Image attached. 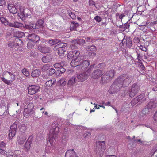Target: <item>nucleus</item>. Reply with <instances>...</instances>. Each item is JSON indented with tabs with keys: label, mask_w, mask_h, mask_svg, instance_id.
<instances>
[{
	"label": "nucleus",
	"mask_w": 157,
	"mask_h": 157,
	"mask_svg": "<svg viewBox=\"0 0 157 157\" xmlns=\"http://www.w3.org/2000/svg\"><path fill=\"white\" fill-rule=\"evenodd\" d=\"M132 77L127 74H123L117 77L111 86L109 92L113 94L119 91L123 87L128 86L132 80Z\"/></svg>",
	"instance_id": "1"
},
{
	"label": "nucleus",
	"mask_w": 157,
	"mask_h": 157,
	"mask_svg": "<svg viewBox=\"0 0 157 157\" xmlns=\"http://www.w3.org/2000/svg\"><path fill=\"white\" fill-rule=\"evenodd\" d=\"M80 52L79 51H74L72 52H70L67 55L68 58L69 57H73L74 56L76 58L73 59L71 62V65L73 67H78L84 60L85 58V56L82 55H80Z\"/></svg>",
	"instance_id": "2"
},
{
	"label": "nucleus",
	"mask_w": 157,
	"mask_h": 157,
	"mask_svg": "<svg viewBox=\"0 0 157 157\" xmlns=\"http://www.w3.org/2000/svg\"><path fill=\"white\" fill-rule=\"evenodd\" d=\"M139 89V86L137 84H134L131 89L124 91V96L129 95L130 97H133L137 94Z\"/></svg>",
	"instance_id": "3"
},
{
	"label": "nucleus",
	"mask_w": 157,
	"mask_h": 157,
	"mask_svg": "<svg viewBox=\"0 0 157 157\" xmlns=\"http://www.w3.org/2000/svg\"><path fill=\"white\" fill-rule=\"evenodd\" d=\"M105 146L104 141L97 142L95 149V151L98 156H101L105 151Z\"/></svg>",
	"instance_id": "4"
},
{
	"label": "nucleus",
	"mask_w": 157,
	"mask_h": 157,
	"mask_svg": "<svg viewBox=\"0 0 157 157\" xmlns=\"http://www.w3.org/2000/svg\"><path fill=\"white\" fill-rule=\"evenodd\" d=\"M115 74V72L113 69L111 70L107 71L106 73L103 75L101 77V79L103 83L106 82L109 80L113 78Z\"/></svg>",
	"instance_id": "5"
},
{
	"label": "nucleus",
	"mask_w": 157,
	"mask_h": 157,
	"mask_svg": "<svg viewBox=\"0 0 157 157\" xmlns=\"http://www.w3.org/2000/svg\"><path fill=\"white\" fill-rule=\"evenodd\" d=\"M34 108L33 103H29L27 105V107L25 108L24 112V115L26 117H28L34 113L33 110Z\"/></svg>",
	"instance_id": "6"
},
{
	"label": "nucleus",
	"mask_w": 157,
	"mask_h": 157,
	"mask_svg": "<svg viewBox=\"0 0 157 157\" xmlns=\"http://www.w3.org/2000/svg\"><path fill=\"white\" fill-rule=\"evenodd\" d=\"M7 73L9 74L10 77V80H8L3 77H1V79L5 84L10 85L11 84V82H13L15 80V75L11 72L7 71L4 72L3 73V75H6Z\"/></svg>",
	"instance_id": "7"
},
{
	"label": "nucleus",
	"mask_w": 157,
	"mask_h": 157,
	"mask_svg": "<svg viewBox=\"0 0 157 157\" xmlns=\"http://www.w3.org/2000/svg\"><path fill=\"white\" fill-rule=\"evenodd\" d=\"M19 123L17 121H16L11 126L8 135L9 139H12V138L15 135Z\"/></svg>",
	"instance_id": "8"
},
{
	"label": "nucleus",
	"mask_w": 157,
	"mask_h": 157,
	"mask_svg": "<svg viewBox=\"0 0 157 157\" xmlns=\"http://www.w3.org/2000/svg\"><path fill=\"white\" fill-rule=\"evenodd\" d=\"M20 12L19 14V17L22 20H25L26 18H30L31 12L28 9H24L22 11H21V8H20Z\"/></svg>",
	"instance_id": "9"
},
{
	"label": "nucleus",
	"mask_w": 157,
	"mask_h": 157,
	"mask_svg": "<svg viewBox=\"0 0 157 157\" xmlns=\"http://www.w3.org/2000/svg\"><path fill=\"white\" fill-rule=\"evenodd\" d=\"M40 87L39 86H29L28 87V92L29 94L33 95L39 91Z\"/></svg>",
	"instance_id": "10"
},
{
	"label": "nucleus",
	"mask_w": 157,
	"mask_h": 157,
	"mask_svg": "<svg viewBox=\"0 0 157 157\" xmlns=\"http://www.w3.org/2000/svg\"><path fill=\"white\" fill-rule=\"evenodd\" d=\"M103 75L101 70L97 69L94 70L91 74V76L93 78L96 79L100 78Z\"/></svg>",
	"instance_id": "11"
},
{
	"label": "nucleus",
	"mask_w": 157,
	"mask_h": 157,
	"mask_svg": "<svg viewBox=\"0 0 157 157\" xmlns=\"http://www.w3.org/2000/svg\"><path fill=\"white\" fill-rule=\"evenodd\" d=\"M28 39L31 41L35 43L40 40V37L36 34L33 33L29 34L28 36Z\"/></svg>",
	"instance_id": "12"
},
{
	"label": "nucleus",
	"mask_w": 157,
	"mask_h": 157,
	"mask_svg": "<svg viewBox=\"0 0 157 157\" xmlns=\"http://www.w3.org/2000/svg\"><path fill=\"white\" fill-rule=\"evenodd\" d=\"M8 8L10 12L13 14L16 13L17 12V6L11 2L8 4Z\"/></svg>",
	"instance_id": "13"
},
{
	"label": "nucleus",
	"mask_w": 157,
	"mask_h": 157,
	"mask_svg": "<svg viewBox=\"0 0 157 157\" xmlns=\"http://www.w3.org/2000/svg\"><path fill=\"white\" fill-rule=\"evenodd\" d=\"M90 64V62L88 60H84L79 65V66L77 67V69L80 68L82 71L86 69Z\"/></svg>",
	"instance_id": "14"
},
{
	"label": "nucleus",
	"mask_w": 157,
	"mask_h": 157,
	"mask_svg": "<svg viewBox=\"0 0 157 157\" xmlns=\"http://www.w3.org/2000/svg\"><path fill=\"white\" fill-rule=\"evenodd\" d=\"M33 137L32 136H30L29 137L27 141L25 144L24 146V149L25 151H28L30 147V144L33 140Z\"/></svg>",
	"instance_id": "15"
},
{
	"label": "nucleus",
	"mask_w": 157,
	"mask_h": 157,
	"mask_svg": "<svg viewBox=\"0 0 157 157\" xmlns=\"http://www.w3.org/2000/svg\"><path fill=\"white\" fill-rule=\"evenodd\" d=\"M57 134L51 133L49 134L48 139L51 144H52L53 143H55L56 142L58 138L57 136L56 135Z\"/></svg>",
	"instance_id": "16"
},
{
	"label": "nucleus",
	"mask_w": 157,
	"mask_h": 157,
	"mask_svg": "<svg viewBox=\"0 0 157 157\" xmlns=\"http://www.w3.org/2000/svg\"><path fill=\"white\" fill-rule=\"evenodd\" d=\"M38 49L43 53L50 52L51 51L50 49L48 47L39 46L38 47Z\"/></svg>",
	"instance_id": "17"
},
{
	"label": "nucleus",
	"mask_w": 157,
	"mask_h": 157,
	"mask_svg": "<svg viewBox=\"0 0 157 157\" xmlns=\"http://www.w3.org/2000/svg\"><path fill=\"white\" fill-rule=\"evenodd\" d=\"M77 78L79 81L82 82L86 80L88 77L86 75V74L83 72L79 74H77Z\"/></svg>",
	"instance_id": "18"
},
{
	"label": "nucleus",
	"mask_w": 157,
	"mask_h": 157,
	"mask_svg": "<svg viewBox=\"0 0 157 157\" xmlns=\"http://www.w3.org/2000/svg\"><path fill=\"white\" fill-rule=\"evenodd\" d=\"M123 44L126 43V44L127 47L130 48L132 46V42L131 38L129 37L126 38H125L124 37L122 40Z\"/></svg>",
	"instance_id": "19"
},
{
	"label": "nucleus",
	"mask_w": 157,
	"mask_h": 157,
	"mask_svg": "<svg viewBox=\"0 0 157 157\" xmlns=\"http://www.w3.org/2000/svg\"><path fill=\"white\" fill-rule=\"evenodd\" d=\"M76 153L73 151V150H68L66 153L65 157H77Z\"/></svg>",
	"instance_id": "20"
},
{
	"label": "nucleus",
	"mask_w": 157,
	"mask_h": 157,
	"mask_svg": "<svg viewBox=\"0 0 157 157\" xmlns=\"http://www.w3.org/2000/svg\"><path fill=\"white\" fill-rule=\"evenodd\" d=\"M129 24L126 23L124 25H121L119 26V28L121 29L122 31H126L128 32L129 30Z\"/></svg>",
	"instance_id": "21"
},
{
	"label": "nucleus",
	"mask_w": 157,
	"mask_h": 157,
	"mask_svg": "<svg viewBox=\"0 0 157 157\" xmlns=\"http://www.w3.org/2000/svg\"><path fill=\"white\" fill-rule=\"evenodd\" d=\"M46 41L51 46H52L61 42V40L59 39H55L51 40H48Z\"/></svg>",
	"instance_id": "22"
},
{
	"label": "nucleus",
	"mask_w": 157,
	"mask_h": 157,
	"mask_svg": "<svg viewBox=\"0 0 157 157\" xmlns=\"http://www.w3.org/2000/svg\"><path fill=\"white\" fill-rule=\"evenodd\" d=\"M52 58V56L49 55L43 56L41 59L42 62L44 63H48L51 61Z\"/></svg>",
	"instance_id": "23"
},
{
	"label": "nucleus",
	"mask_w": 157,
	"mask_h": 157,
	"mask_svg": "<svg viewBox=\"0 0 157 157\" xmlns=\"http://www.w3.org/2000/svg\"><path fill=\"white\" fill-rule=\"evenodd\" d=\"M25 134L21 135L18 138L17 142L19 144L21 145L23 144L26 140Z\"/></svg>",
	"instance_id": "24"
},
{
	"label": "nucleus",
	"mask_w": 157,
	"mask_h": 157,
	"mask_svg": "<svg viewBox=\"0 0 157 157\" xmlns=\"http://www.w3.org/2000/svg\"><path fill=\"white\" fill-rule=\"evenodd\" d=\"M79 24L78 23H76L74 21L71 22L70 25V30L71 31L77 30V28L79 27Z\"/></svg>",
	"instance_id": "25"
},
{
	"label": "nucleus",
	"mask_w": 157,
	"mask_h": 157,
	"mask_svg": "<svg viewBox=\"0 0 157 157\" xmlns=\"http://www.w3.org/2000/svg\"><path fill=\"white\" fill-rule=\"evenodd\" d=\"M67 45V43L60 42V43L54 46L53 49L54 51H56L57 50L58 51L61 47H66Z\"/></svg>",
	"instance_id": "26"
},
{
	"label": "nucleus",
	"mask_w": 157,
	"mask_h": 157,
	"mask_svg": "<svg viewBox=\"0 0 157 157\" xmlns=\"http://www.w3.org/2000/svg\"><path fill=\"white\" fill-rule=\"evenodd\" d=\"M40 70L36 69L33 70L31 73V76L32 77H37L40 74Z\"/></svg>",
	"instance_id": "27"
},
{
	"label": "nucleus",
	"mask_w": 157,
	"mask_h": 157,
	"mask_svg": "<svg viewBox=\"0 0 157 157\" xmlns=\"http://www.w3.org/2000/svg\"><path fill=\"white\" fill-rule=\"evenodd\" d=\"M19 133L21 134L24 133L26 130L25 125L23 124H21L19 126Z\"/></svg>",
	"instance_id": "28"
},
{
	"label": "nucleus",
	"mask_w": 157,
	"mask_h": 157,
	"mask_svg": "<svg viewBox=\"0 0 157 157\" xmlns=\"http://www.w3.org/2000/svg\"><path fill=\"white\" fill-rule=\"evenodd\" d=\"M58 130L59 128L58 127L57 124H56L55 125L52 126V129L50 131V133L57 134Z\"/></svg>",
	"instance_id": "29"
},
{
	"label": "nucleus",
	"mask_w": 157,
	"mask_h": 157,
	"mask_svg": "<svg viewBox=\"0 0 157 157\" xmlns=\"http://www.w3.org/2000/svg\"><path fill=\"white\" fill-rule=\"evenodd\" d=\"M77 79L75 76H73L68 81V84L70 86H72L75 83Z\"/></svg>",
	"instance_id": "30"
},
{
	"label": "nucleus",
	"mask_w": 157,
	"mask_h": 157,
	"mask_svg": "<svg viewBox=\"0 0 157 157\" xmlns=\"http://www.w3.org/2000/svg\"><path fill=\"white\" fill-rule=\"evenodd\" d=\"M85 49L87 51L93 52L96 51L97 50V48L96 46L94 45L86 46Z\"/></svg>",
	"instance_id": "31"
},
{
	"label": "nucleus",
	"mask_w": 157,
	"mask_h": 157,
	"mask_svg": "<svg viewBox=\"0 0 157 157\" xmlns=\"http://www.w3.org/2000/svg\"><path fill=\"white\" fill-rule=\"evenodd\" d=\"M56 82L55 78H52L51 80L47 81L46 82V85L48 86H51L53 85Z\"/></svg>",
	"instance_id": "32"
},
{
	"label": "nucleus",
	"mask_w": 157,
	"mask_h": 157,
	"mask_svg": "<svg viewBox=\"0 0 157 157\" xmlns=\"http://www.w3.org/2000/svg\"><path fill=\"white\" fill-rule=\"evenodd\" d=\"M65 47H63L60 48L58 50V54L60 56H63L65 54V53L66 52V49L64 48Z\"/></svg>",
	"instance_id": "33"
},
{
	"label": "nucleus",
	"mask_w": 157,
	"mask_h": 157,
	"mask_svg": "<svg viewBox=\"0 0 157 157\" xmlns=\"http://www.w3.org/2000/svg\"><path fill=\"white\" fill-rule=\"evenodd\" d=\"M6 107L5 106H3L0 108V116H4L7 115L8 111L7 112L6 111Z\"/></svg>",
	"instance_id": "34"
},
{
	"label": "nucleus",
	"mask_w": 157,
	"mask_h": 157,
	"mask_svg": "<svg viewBox=\"0 0 157 157\" xmlns=\"http://www.w3.org/2000/svg\"><path fill=\"white\" fill-rule=\"evenodd\" d=\"M144 94H141L136 98H137L138 101L140 103H142L146 100V98L144 97Z\"/></svg>",
	"instance_id": "35"
},
{
	"label": "nucleus",
	"mask_w": 157,
	"mask_h": 157,
	"mask_svg": "<svg viewBox=\"0 0 157 157\" xmlns=\"http://www.w3.org/2000/svg\"><path fill=\"white\" fill-rule=\"evenodd\" d=\"M157 106V103L151 101H150L147 104V107L149 109H151L152 108H155Z\"/></svg>",
	"instance_id": "36"
},
{
	"label": "nucleus",
	"mask_w": 157,
	"mask_h": 157,
	"mask_svg": "<svg viewBox=\"0 0 157 157\" xmlns=\"http://www.w3.org/2000/svg\"><path fill=\"white\" fill-rule=\"evenodd\" d=\"M25 34L24 33L20 31L16 32L15 33V36L17 38H22L24 36Z\"/></svg>",
	"instance_id": "37"
},
{
	"label": "nucleus",
	"mask_w": 157,
	"mask_h": 157,
	"mask_svg": "<svg viewBox=\"0 0 157 157\" xmlns=\"http://www.w3.org/2000/svg\"><path fill=\"white\" fill-rule=\"evenodd\" d=\"M14 27L16 28H21L24 26V25L21 23L15 21L14 22Z\"/></svg>",
	"instance_id": "38"
},
{
	"label": "nucleus",
	"mask_w": 157,
	"mask_h": 157,
	"mask_svg": "<svg viewBox=\"0 0 157 157\" xmlns=\"http://www.w3.org/2000/svg\"><path fill=\"white\" fill-rule=\"evenodd\" d=\"M29 26L30 27H31V28L34 29H38L39 28V26L37 25V23H34L32 22H30L29 23Z\"/></svg>",
	"instance_id": "39"
},
{
	"label": "nucleus",
	"mask_w": 157,
	"mask_h": 157,
	"mask_svg": "<svg viewBox=\"0 0 157 157\" xmlns=\"http://www.w3.org/2000/svg\"><path fill=\"white\" fill-rule=\"evenodd\" d=\"M67 13L69 15L70 17L72 19H75L76 17L75 14L70 10H68Z\"/></svg>",
	"instance_id": "40"
},
{
	"label": "nucleus",
	"mask_w": 157,
	"mask_h": 157,
	"mask_svg": "<svg viewBox=\"0 0 157 157\" xmlns=\"http://www.w3.org/2000/svg\"><path fill=\"white\" fill-rule=\"evenodd\" d=\"M0 20L2 24L5 25H8V21L5 18L3 17H1Z\"/></svg>",
	"instance_id": "41"
},
{
	"label": "nucleus",
	"mask_w": 157,
	"mask_h": 157,
	"mask_svg": "<svg viewBox=\"0 0 157 157\" xmlns=\"http://www.w3.org/2000/svg\"><path fill=\"white\" fill-rule=\"evenodd\" d=\"M149 112V109L147 107L143 109L142 110V113L144 115H145L148 114Z\"/></svg>",
	"instance_id": "42"
},
{
	"label": "nucleus",
	"mask_w": 157,
	"mask_h": 157,
	"mask_svg": "<svg viewBox=\"0 0 157 157\" xmlns=\"http://www.w3.org/2000/svg\"><path fill=\"white\" fill-rule=\"evenodd\" d=\"M65 71V69L63 67H61L59 70L56 71V74L59 73V74L60 73H63Z\"/></svg>",
	"instance_id": "43"
},
{
	"label": "nucleus",
	"mask_w": 157,
	"mask_h": 157,
	"mask_svg": "<svg viewBox=\"0 0 157 157\" xmlns=\"http://www.w3.org/2000/svg\"><path fill=\"white\" fill-rule=\"evenodd\" d=\"M22 72L23 74L27 77L29 76L30 74L28 71L26 69L24 68L22 70Z\"/></svg>",
	"instance_id": "44"
},
{
	"label": "nucleus",
	"mask_w": 157,
	"mask_h": 157,
	"mask_svg": "<svg viewBox=\"0 0 157 157\" xmlns=\"http://www.w3.org/2000/svg\"><path fill=\"white\" fill-rule=\"evenodd\" d=\"M138 102H139V101H138L137 98H135L131 101V105L132 106H133L136 104L137 103H138Z\"/></svg>",
	"instance_id": "45"
},
{
	"label": "nucleus",
	"mask_w": 157,
	"mask_h": 157,
	"mask_svg": "<svg viewBox=\"0 0 157 157\" xmlns=\"http://www.w3.org/2000/svg\"><path fill=\"white\" fill-rule=\"evenodd\" d=\"M43 21L41 19L38 20L37 23V25L39 26V28L42 27L43 26Z\"/></svg>",
	"instance_id": "46"
},
{
	"label": "nucleus",
	"mask_w": 157,
	"mask_h": 157,
	"mask_svg": "<svg viewBox=\"0 0 157 157\" xmlns=\"http://www.w3.org/2000/svg\"><path fill=\"white\" fill-rule=\"evenodd\" d=\"M47 72L49 75L51 76L55 73V70L54 69L51 68L49 69Z\"/></svg>",
	"instance_id": "47"
},
{
	"label": "nucleus",
	"mask_w": 157,
	"mask_h": 157,
	"mask_svg": "<svg viewBox=\"0 0 157 157\" xmlns=\"http://www.w3.org/2000/svg\"><path fill=\"white\" fill-rule=\"evenodd\" d=\"M49 65L48 64H45L42 67V70L43 71H46L48 70V71L49 70Z\"/></svg>",
	"instance_id": "48"
},
{
	"label": "nucleus",
	"mask_w": 157,
	"mask_h": 157,
	"mask_svg": "<svg viewBox=\"0 0 157 157\" xmlns=\"http://www.w3.org/2000/svg\"><path fill=\"white\" fill-rule=\"evenodd\" d=\"M52 147H50L48 146L46 147L45 149V152L46 153H49L52 151Z\"/></svg>",
	"instance_id": "49"
},
{
	"label": "nucleus",
	"mask_w": 157,
	"mask_h": 157,
	"mask_svg": "<svg viewBox=\"0 0 157 157\" xmlns=\"http://www.w3.org/2000/svg\"><path fill=\"white\" fill-rule=\"evenodd\" d=\"M8 46L9 47L13 49L15 48V42H10L8 44Z\"/></svg>",
	"instance_id": "50"
},
{
	"label": "nucleus",
	"mask_w": 157,
	"mask_h": 157,
	"mask_svg": "<svg viewBox=\"0 0 157 157\" xmlns=\"http://www.w3.org/2000/svg\"><path fill=\"white\" fill-rule=\"evenodd\" d=\"M0 154L4 155H7V152L5 150L0 148Z\"/></svg>",
	"instance_id": "51"
},
{
	"label": "nucleus",
	"mask_w": 157,
	"mask_h": 157,
	"mask_svg": "<svg viewBox=\"0 0 157 157\" xmlns=\"http://www.w3.org/2000/svg\"><path fill=\"white\" fill-rule=\"evenodd\" d=\"M85 43V41L84 40L82 39H78V44L79 45H83Z\"/></svg>",
	"instance_id": "52"
},
{
	"label": "nucleus",
	"mask_w": 157,
	"mask_h": 157,
	"mask_svg": "<svg viewBox=\"0 0 157 157\" xmlns=\"http://www.w3.org/2000/svg\"><path fill=\"white\" fill-rule=\"evenodd\" d=\"M105 67V65L104 63H99L98 64V67L100 69H103Z\"/></svg>",
	"instance_id": "53"
},
{
	"label": "nucleus",
	"mask_w": 157,
	"mask_h": 157,
	"mask_svg": "<svg viewBox=\"0 0 157 157\" xmlns=\"http://www.w3.org/2000/svg\"><path fill=\"white\" fill-rule=\"evenodd\" d=\"M6 145V143L3 141L0 142V148H4Z\"/></svg>",
	"instance_id": "54"
},
{
	"label": "nucleus",
	"mask_w": 157,
	"mask_h": 157,
	"mask_svg": "<svg viewBox=\"0 0 157 157\" xmlns=\"http://www.w3.org/2000/svg\"><path fill=\"white\" fill-rule=\"evenodd\" d=\"M94 19L96 20L97 22H101L102 20L101 18L98 16H96L94 18Z\"/></svg>",
	"instance_id": "55"
},
{
	"label": "nucleus",
	"mask_w": 157,
	"mask_h": 157,
	"mask_svg": "<svg viewBox=\"0 0 157 157\" xmlns=\"http://www.w3.org/2000/svg\"><path fill=\"white\" fill-rule=\"evenodd\" d=\"M58 83L60 85H63L65 84L66 82L63 79H60Z\"/></svg>",
	"instance_id": "56"
},
{
	"label": "nucleus",
	"mask_w": 157,
	"mask_h": 157,
	"mask_svg": "<svg viewBox=\"0 0 157 157\" xmlns=\"http://www.w3.org/2000/svg\"><path fill=\"white\" fill-rule=\"evenodd\" d=\"M154 148L151 151V154L152 155H153V154L156 152L157 151V145H156L154 147Z\"/></svg>",
	"instance_id": "57"
},
{
	"label": "nucleus",
	"mask_w": 157,
	"mask_h": 157,
	"mask_svg": "<svg viewBox=\"0 0 157 157\" xmlns=\"http://www.w3.org/2000/svg\"><path fill=\"white\" fill-rule=\"evenodd\" d=\"M54 66L55 68H59V69L61 67V65L60 64V63H56L54 65Z\"/></svg>",
	"instance_id": "58"
},
{
	"label": "nucleus",
	"mask_w": 157,
	"mask_h": 157,
	"mask_svg": "<svg viewBox=\"0 0 157 157\" xmlns=\"http://www.w3.org/2000/svg\"><path fill=\"white\" fill-rule=\"evenodd\" d=\"M91 135V133L89 132H87L86 133H84L83 136L85 138H87L89 137Z\"/></svg>",
	"instance_id": "59"
},
{
	"label": "nucleus",
	"mask_w": 157,
	"mask_h": 157,
	"mask_svg": "<svg viewBox=\"0 0 157 157\" xmlns=\"http://www.w3.org/2000/svg\"><path fill=\"white\" fill-rule=\"evenodd\" d=\"M91 71V70L90 68H89L87 69L86 72H84L86 74V75L88 77V76L90 75Z\"/></svg>",
	"instance_id": "60"
},
{
	"label": "nucleus",
	"mask_w": 157,
	"mask_h": 157,
	"mask_svg": "<svg viewBox=\"0 0 157 157\" xmlns=\"http://www.w3.org/2000/svg\"><path fill=\"white\" fill-rule=\"evenodd\" d=\"M89 5L90 6L95 5V2L93 0H89Z\"/></svg>",
	"instance_id": "61"
},
{
	"label": "nucleus",
	"mask_w": 157,
	"mask_h": 157,
	"mask_svg": "<svg viewBox=\"0 0 157 157\" xmlns=\"http://www.w3.org/2000/svg\"><path fill=\"white\" fill-rule=\"evenodd\" d=\"M153 119L155 121H157V109L154 115Z\"/></svg>",
	"instance_id": "62"
},
{
	"label": "nucleus",
	"mask_w": 157,
	"mask_h": 157,
	"mask_svg": "<svg viewBox=\"0 0 157 157\" xmlns=\"http://www.w3.org/2000/svg\"><path fill=\"white\" fill-rule=\"evenodd\" d=\"M22 27H23L24 28L26 29H31V27H30L29 25H28L25 24V25H24V26H22Z\"/></svg>",
	"instance_id": "63"
},
{
	"label": "nucleus",
	"mask_w": 157,
	"mask_h": 157,
	"mask_svg": "<svg viewBox=\"0 0 157 157\" xmlns=\"http://www.w3.org/2000/svg\"><path fill=\"white\" fill-rule=\"evenodd\" d=\"M60 64L61 65V67H63L64 65H66L67 64V63L64 61H61L60 63Z\"/></svg>",
	"instance_id": "64"
}]
</instances>
